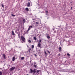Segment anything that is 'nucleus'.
Returning a JSON list of instances; mask_svg holds the SVG:
<instances>
[{"label":"nucleus","instance_id":"12","mask_svg":"<svg viewBox=\"0 0 75 75\" xmlns=\"http://www.w3.org/2000/svg\"><path fill=\"white\" fill-rule=\"evenodd\" d=\"M67 55L68 57H69L70 56V54H69L68 53H67Z\"/></svg>","mask_w":75,"mask_h":75},{"label":"nucleus","instance_id":"14","mask_svg":"<svg viewBox=\"0 0 75 75\" xmlns=\"http://www.w3.org/2000/svg\"><path fill=\"white\" fill-rule=\"evenodd\" d=\"M33 38L35 40H37V38H36V37H34Z\"/></svg>","mask_w":75,"mask_h":75},{"label":"nucleus","instance_id":"24","mask_svg":"<svg viewBox=\"0 0 75 75\" xmlns=\"http://www.w3.org/2000/svg\"><path fill=\"white\" fill-rule=\"evenodd\" d=\"M47 51L48 52L49 54H50V51L47 50Z\"/></svg>","mask_w":75,"mask_h":75},{"label":"nucleus","instance_id":"29","mask_svg":"<svg viewBox=\"0 0 75 75\" xmlns=\"http://www.w3.org/2000/svg\"><path fill=\"white\" fill-rule=\"evenodd\" d=\"M60 54H59L58 55H58L59 56H60Z\"/></svg>","mask_w":75,"mask_h":75},{"label":"nucleus","instance_id":"27","mask_svg":"<svg viewBox=\"0 0 75 75\" xmlns=\"http://www.w3.org/2000/svg\"><path fill=\"white\" fill-rule=\"evenodd\" d=\"M39 43H40V42H41V40H39Z\"/></svg>","mask_w":75,"mask_h":75},{"label":"nucleus","instance_id":"4","mask_svg":"<svg viewBox=\"0 0 75 75\" xmlns=\"http://www.w3.org/2000/svg\"><path fill=\"white\" fill-rule=\"evenodd\" d=\"M62 47H59V52H61V51H62Z\"/></svg>","mask_w":75,"mask_h":75},{"label":"nucleus","instance_id":"31","mask_svg":"<svg viewBox=\"0 0 75 75\" xmlns=\"http://www.w3.org/2000/svg\"><path fill=\"white\" fill-rule=\"evenodd\" d=\"M27 47H28V45H27Z\"/></svg>","mask_w":75,"mask_h":75},{"label":"nucleus","instance_id":"5","mask_svg":"<svg viewBox=\"0 0 75 75\" xmlns=\"http://www.w3.org/2000/svg\"><path fill=\"white\" fill-rule=\"evenodd\" d=\"M41 44H40V43H38V47H41Z\"/></svg>","mask_w":75,"mask_h":75},{"label":"nucleus","instance_id":"9","mask_svg":"<svg viewBox=\"0 0 75 75\" xmlns=\"http://www.w3.org/2000/svg\"><path fill=\"white\" fill-rule=\"evenodd\" d=\"M37 63H34V67H35V68H36V67H37Z\"/></svg>","mask_w":75,"mask_h":75},{"label":"nucleus","instance_id":"17","mask_svg":"<svg viewBox=\"0 0 75 75\" xmlns=\"http://www.w3.org/2000/svg\"><path fill=\"white\" fill-rule=\"evenodd\" d=\"M33 27V26H32L30 25V26H29V29H30V28H32Z\"/></svg>","mask_w":75,"mask_h":75},{"label":"nucleus","instance_id":"21","mask_svg":"<svg viewBox=\"0 0 75 75\" xmlns=\"http://www.w3.org/2000/svg\"><path fill=\"white\" fill-rule=\"evenodd\" d=\"M30 28H28V30H27V32H28V31H29V30H30Z\"/></svg>","mask_w":75,"mask_h":75},{"label":"nucleus","instance_id":"23","mask_svg":"<svg viewBox=\"0 0 75 75\" xmlns=\"http://www.w3.org/2000/svg\"><path fill=\"white\" fill-rule=\"evenodd\" d=\"M1 6H2L3 7H4V5H3V4H1Z\"/></svg>","mask_w":75,"mask_h":75},{"label":"nucleus","instance_id":"25","mask_svg":"<svg viewBox=\"0 0 75 75\" xmlns=\"http://www.w3.org/2000/svg\"><path fill=\"white\" fill-rule=\"evenodd\" d=\"M45 55H47V52H45Z\"/></svg>","mask_w":75,"mask_h":75},{"label":"nucleus","instance_id":"18","mask_svg":"<svg viewBox=\"0 0 75 75\" xmlns=\"http://www.w3.org/2000/svg\"><path fill=\"white\" fill-rule=\"evenodd\" d=\"M2 74H3V73H2V72L0 71V75H2Z\"/></svg>","mask_w":75,"mask_h":75},{"label":"nucleus","instance_id":"32","mask_svg":"<svg viewBox=\"0 0 75 75\" xmlns=\"http://www.w3.org/2000/svg\"><path fill=\"white\" fill-rule=\"evenodd\" d=\"M35 55L36 56V54H35Z\"/></svg>","mask_w":75,"mask_h":75},{"label":"nucleus","instance_id":"6","mask_svg":"<svg viewBox=\"0 0 75 75\" xmlns=\"http://www.w3.org/2000/svg\"><path fill=\"white\" fill-rule=\"evenodd\" d=\"M3 58H4V59H5L6 58V55L5 54H4L3 55Z\"/></svg>","mask_w":75,"mask_h":75},{"label":"nucleus","instance_id":"13","mask_svg":"<svg viewBox=\"0 0 75 75\" xmlns=\"http://www.w3.org/2000/svg\"><path fill=\"white\" fill-rule=\"evenodd\" d=\"M12 34L13 35H15V34H14V33L13 31H12Z\"/></svg>","mask_w":75,"mask_h":75},{"label":"nucleus","instance_id":"7","mask_svg":"<svg viewBox=\"0 0 75 75\" xmlns=\"http://www.w3.org/2000/svg\"><path fill=\"white\" fill-rule=\"evenodd\" d=\"M15 59H16V58L15 57H13V59H12V61H15Z\"/></svg>","mask_w":75,"mask_h":75},{"label":"nucleus","instance_id":"33","mask_svg":"<svg viewBox=\"0 0 75 75\" xmlns=\"http://www.w3.org/2000/svg\"><path fill=\"white\" fill-rule=\"evenodd\" d=\"M19 48H20V47H19Z\"/></svg>","mask_w":75,"mask_h":75},{"label":"nucleus","instance_id":"3","mask_svg":"<svg viewBox=\"0 0 75 75\" xmlns=\"http://www.w3.org/2000/svg\"><path fill=\"white\" fill-rule=\"evenodd\" d=\"M46 37L47 38L48 40H49V39L51 38V37H50V35L48 34H47V36H46Z\"/></svg>","mask_w":75,"mask_h":75},{"label":"nucleus","instance_id":"2","mask_svg":"<svg viewBox=\"0 0 75 75\" xmlns=\"http://www.w3.org/2000/svg\"><path fill=\"white\" fill-rule=\"evenodd\" d=\"M15 69V67H13L10 69V70L11 71H13V70H14Z\"/></svg>","mask_w":75,"mask_h":75},{"label":"nucleus","instance_id":"11","mask_svg":"<svg viewBox=\"0 0 75 75\" xmlns=\"http://www.w3.org/2000/svg\"><path fill=\"white\" fill-rule=\"evenodd\" d=\"M31 50V49L30 48H29L28 50V52H30Z\"/></svg>","mask_w":75,"mask_h":75},{"label":"nucleus","instance_id":"26","mask_svg":"<svg viewBox=\"0 0 75 75\" xmlns=\"http://www.w3.org/2000/svg\"><path fill=\"white\" fill-rule=\"evenodd\" d=\"M46 14H47V13H48V11H46Z\"/></svg>","mask_w":75,"mask_h":75},{"label":"nucleus","instance_id":"16","mask_svg":"<svg viewBox=\"0 0 75 75\" xmlns=\"http://www.w3.org/2000/svg\"><path fill=\"white\" fill-rule=\"evenodd\" d=\"M34 48V45H32L31 48L33 49Z\"/></svg>","mask_w":75,"mask_h":75},{"label":"nucleus","instance_id":"22","mask_svg":"<svg viewBox=\"0 0 75 75\" xmlns=\"http://www.w3.org/2000/svg\"><path fill=\"white\" fill-rule=\"evenodd\" d=\"M25 19H23V22H25Z\"/></svg>","mask_w":75,"mask_h":75},{"label":"nucleus","instance_id":"30","mask_svg":"<svg viewBox=\"0 0 75 75\" xmlns=\"http://www.w3.org/2000/svg\"><path fill=\"white\" fill-rule=\"evenodd\" d=\"M72 7H71V10H72Z\"/></svg>","mask_w":75,"mask_h":75},{"label":"nucleus","instance_id":"20","mask_svg":"<svg viewBox=\"0 0 75 75\" xmlns=\"http://www.w3.org/2000/svg\"><path fill=\"white\" fill-rule=\"evenodd\" d=\"M11 15L12 16H13V17H15V16H16L15 15H14L13 14H11Z\"/></svg>","mask_w":75,"mask_h":75},{"label":"nucleus","instance_id":"19","mask_svg":"<svg viewBox=\"0 0 75 75\" xmlns=\"http://www.w3.org/2000/svg\"><path fill=\"white\" fill-rule=\"evenodd\" d=\"M28 42H29V43H31V40H28Z\"/></svg>","mask_w":75,"mask_h":75},{"label":"nucleus","instance_id":"15","mask_svg":"<svg viewBox=\"0 0 75 75\" xmlns=\"http://www.w3.org/2000/svg\"><path fill=\"white\" fill-rule=\"evenodd\" d=\"M24 59V57H22L21 58V59L23 60Z\"/></svg>","mask_w":75,"mask_h":75},{"label":"nucleus","instance_id":"1","mask_svg":"<svg viewBox=\"0 0 75 75\" xmlns=\"http://www.w3.org/2000/svg\"><path fill=\"white\" fill-rule=\"evenodd\" d=\"M21 38L22 41H25V38H24V36H21Z\"/></svg>","mask_w":75,"mask_h":75},{"label":"nucleus","instance_id":"10","mask_svg":"<svg viewBox=\"0 0 75 75\" xmlns=\"http://www.w3.org/2000/svg\"><path fill=\"white\" fill-rule=\"evenodd\" d=\"M25 10H26V11H29V9H28V8H25Z\"/></svg>","mask_w":75,"mask_h":75},{"label":"nucleus","instance_id":"28","mask_svg":"<svg viewBox=\"0 0 75 75\" xmlns=\"http://www.w3.org/2000/svg\"><path fill=\"white\" fill-rule=\"evenodd\" d=\"M36 23L37 24H38V22H36Z\"/></svg>","mask_w":75,"mask_h":75},{"label":"nucleus","instance_id":"8","mask_svg":"<svg viewBox=\"0 0 75 75\" xmlns=\"http://www.w3.org/2000/svg\"><path fill=\"white\" fill-rule=\"evenodd\" d=\"M30 3L28 2L27 4V7H30Z\"/></svg>","mask_w":75,"mask_h":75}]
</instances>
